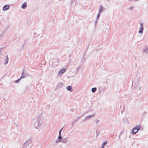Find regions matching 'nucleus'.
Masks as SVG:
<instances>
[{
    "label": "nucleus",
    "mask_w": 148,
    "mask_h": 148,
    "mask_svg": "<svg viewBox=\"0 0 148 148\" xmlns=\"http://www.w3.org/2000/svg\"><path fill=\"white\" fill-rule=\"evenodd\" d=\"M32 139L31 138H29L27 139L23 144V147L22 148H31L32 146Z\"/></svg>",
    "instance_id": "f257e3e1"
},
{
    "label": "nucleus",
    "mask_w": 148,
    "mask_h": 148,
    "mask_svg": "<svg viewBox=\"0 0 148 148\" xmlns=\"http://www.w3.org/2000/svg\"><path fill=\"white\" fill-rule=\"evenodd\" d=\"M141 80L140 77H138L135 80L134 82V86L133 88V89L136 90Z\"/></svg>",
    "instance_id": "f03ea898"
},
{
    "label": "nucleus",
    "mask_w": 148,
    "mask_h": 148,
    "mask_svg": "<svg viewBox=\"0 0 148 148\" xmlns=\"http://www.w3.org/2000/svg\"><path fill=\"white\" fill-rule=\"evenodd\" d=\"M140 130V127L137 126L133 129L132 131L131 132V134L133 135L135 134Z\"/></svg>",
    "instance_id": "7ed1b4c3"
},
{
    "label": "nucleus",
    "mask_w": 148,
    "mask_h": 148,
    "mask_svg": "<svg viewBox=\"0 0 148 148\" xmlns=\"http://www.w3.org/2000/svg\"><path fill=\"white\" fill-rule=\"evenodd\" d=\"M28 75L26 71H23L21 75L20 78H25Z\"/></svg>",
    "instance_id": "20e7f679"
},
{
    "label": "nucleus",
    "mask_w": 148,
    "mask_h": 148,
    "mask_svg": "<svg viewBox=\"0 0 148 148\" xmlns=\"http://www.w3.org/2000/svg\"><path fill=\"white\" fill-rule=\"evenodd\" d=\"M94 115L95 114H94L92 115H88L86 116L84 119L83 120V121H85L90 119L92 117H93L94 116Z\"/></svg>",
    "instance_id": "39448f33"
},
{
    "label": "nucleus",
    "mask_w": 148,
    "mask_h": 148,
    "mask_svg": "<svg viewBox=\"0 0 148 148\" xmlns=\"http://www.w3.org/2000/svg\"><path fill=\"white\" fill-rule=\"evenodd\" d=\"M140 28L138 32L139 33H140L142 34L143 33V32L144 29V28L143 27V24L142 23H140Z\"/></svg>",
    "instance_id": "423d86ee"
},
{
    "label": "nucleus",
    "mask_w": 148,
    "mask_h": 148,
    "mask_svg": "<svg viewBox=\"0 0 148 148\" xmlns=\"http://www.w3.org/2000/svg\"><path fill=\"white\" fill-rule=\"evenodd\" d=\"M66 71V69L65 68H63L61 69L58 72V75H60L65 72Z\"/></svg>",
    "instance_id": "0eeeda50"
},
{
    "label": "nucleus",
    "mask_w": 148,
    "mask_h": 148,
    "mask_svg": "<svg viewBox=\"0 0 148 148\" xmlns=\"http://www.w3.org/2000/svg\"><path fill=\"white\" fill-rule=\"evenodd\" d=\"M62 139L61 135H59L58 138L56 141V143H58V142H60Z\"/></svg>",
    "instance_id": "6e6552de"
},
{
    "label": "nucleus",
    "mask_w": 148,
    "mask_h": 148,
    "mask_svg": "<svg viewBox=\"0 0 148 148\" xmlns=\"http://www.w3.org/2000/svg\"><path fill=\"white\" fill-rule=\"evenodd\" d=\"M41 125V124L38 123L37 122H36L34 125V127L36 129H38V127H39Z\"/></svg>",
    "instance_id": "1a4fd4ad"
},
{
    "label": "nucleus",
    "mask_w": 148,
    "mask_h": 148,
    "mask_svg": "<svg viewBox=\"0 0 148 148\" xmlns=\"http://www.w3.org/2000/svg\"><path fill=\"white\" fill-rule=\"evenodd\" d=\"M9 6L8 5H5L3 7V11H6L9 8Z\"/></svg>",
    "instance_id": "9d476101"
},
{
    "label": "nucleus",
    "mask_w": 148,
    "mask_h": 148,
    "mask_svg": "<svg viewBox=\"0 0 148 148\" xmlns=\"http://www.w3.org/2000/svg\"><path fill=\"white\" fill-rule=\"evenodd\" d=\"M68 140V138H63L62 139V140L60 142L64 143H66L67 142Z\"/></svg>",
    "instance_id": "9b49d317"
},
{
    "label": "nucleus",
    "mask_w": 148,
    "mask_h": 148,
    "mask_svg": "<svg viewBox=\"0 0 148 148\" xmlns=\"http://www.w3.org/2000/svg\"><path fill=\"white\" fill-rule=\"evenodd\" d=\"M9 61V58L8 55H6L5 57V63H4V64L5 65L7 64L8 62Z\"/></svg>",
    "instance_id": "f8f14e48"
},
{
    "label": "nucleus",
    "mask_w": 148,
    "mask_h": 148,
    "mask_svg": "<svg viewBox=\"0 0 148 148\" xmlns=\"http://www.w3.org/2000/svg\"><path fill=\"white\" fill-rule=\"evenodd\" d=\"M27 3L26 2H25L22 5L21 8L23 9H25L27 8Z\"/></svg>",
    "instance_id": "ddd939ff"
},
{
    "label": "nucleus",
    "mask_w": 148,
    "mask_h": 148,
    "mask_svg": "<svg viewBox=\"0 0 148 148\" xmlns=\"http://www.w3.org/2000/svg\"><path fill=\"white\" fill-rule=\"evenodd\" d=\"M63 84L60 83L57 85V88H62L63 86Z\"/></svg>",
    "instance_id": "4468645a"
},
{
    "label": "nucleus",
    "mask_w": 148,
    "mask_h": 148,
    "mask_svg": "<svg viewBox=\"0 0 148 148\" xmlns=\"http://www.w3.org/2000/svg\"><path fill=\"white\" fill-rule=\"evenodd\" d=\"M66 89L69 91H72L73 90L71 86H68L66 87Z\"/></svg>",
    "instance_id": "2eb2a0df"
},
{
    "label": "nucleus",
    "mask_w": 148,
    "mask_h": 148,
    "mask_svg": "<svg viewBox=\"0 0 148 148\" xmlns=\"http://www.w3.org/2000/svg\"><path fill=\"white\" fill-rule=\"evenodd\" d=\"M37 122L38 123H40L42 124V122L41 121V119L40 116H39L38 117Z\"/></svg>",
    "instance_id": "dca6fc26"
},
{
    "label": "nucleus",
    "mask_w": 148,
    "mask_h": 148,
    "mask_svg": "<svg viewBox=\"0 0 148 148\" xmlns=\"http://www.w3.org/2000/svg\"><path fill=\"white\" fill-rule=\"evenodd\" d=\"M9 25H7L6 27L4 29H3V32H5L7 30L9 29Z\"/></svg>",
    "instance_id": "f3484780"
},
{
    "label": "nucleus",
    "mask_w": 148,
    "mask_h": 148,
    "mask_svg": "<svg viewBox=\"0 0 148 148\" xmlns=\"http://www.w3.org/2000/svg\"><path fill=\"white\" fill-rule=\"evenodd\" d=\"M103 7L101 6L100 7V8H99V13H101L103 11Z\"/></svg>",
    "instance_id": "a211bd4d"
},
{
    "label": "nucleus",
    "mask_w": 148,
    "mask_h": 148,
    "mask_svg": "<svg viewBox=\"0 0 148 148\" xmlns=\"http://www.w3.org/2000/svg\"><path fill=\"white\" fill-rule=\"evenodd\" d=\"M107 143V141H106L103 142L102 144L101 145V148H104V146L106 145Z\"/></svg>",
    "instance_id": "6ab92c4d"
},
{
    "label": "nucleus",
    "mask_w": 148,
    "mask_h": 148,
    "mask_svg": "<svg viewBox=\"0 0 148 148\" xmlns=\"http://www.w3.org/2000/svg\"><path fill=\"white\" fill-rule=\"evenodd\" d=\"M5 32H3V31L2 30L1 33H0V38H1L4 34Z\"/></svg>",
    "instance_id": "aec40b11"
},
{
    "label": "nucleus",
    "mask_w": 148,
    "mask_h": 148,
    "mask_svg": "<svg viewBox=\"0 0 148 148\" xmlns=\"http://www.w3.org/2000/svg\"><path fill=\"white\" fill-rule=\"evenodd\" d=\"M97 90V88L96 87L93 88L91 89V91L93 92H95Z\"/></svg>",
    "instance_id": "412c9836"
},
{
    "label": "nucleus",
    "mask_w": 148,
    "mask_h": 148,
    "mask_svg": "<svg viewBox=\"0 0 148 148\" xmlns=\"http://www.w3.org/2000/svg\"><path fill=\"white\" fill-rule=\"evenodd\" d=\"M143 52H145L146 53H148V48L146 47L143 51Z\"/></svg>",
    "instance_id": "4be33fe9"
},
{
    "label": "nucleus",
    "mask_w": 148,
    "mask_h": 148,
    "mask_svg": "<svg viewBox=\"0 0 148 148\" xmlns=\"http://www.w3.org/2000/svg\"><path fill=\"white\" fill-rule=\"evenodd\" d=\"M21 78L20 77L17 80H16L15 82L17 83H18L21 79Z\"/></svg>",
    "instance_id": "5701e85b"
},
{
    "label": "nucleus",
    "mask_w": 148,
    "mask_h": 148,
    "mask_svg": "<svg viewBox=\"0 0 148 148\" xmlns=\"http://www.w3.org/2000/svg\"><path fill=\"white\" fill-rule=\"evenodd\" d=\"M99 121L98 119H96L95 120V122L96 124H98L99 122Z\"/></svg>",
    "instance_id": "b1692460"
},
{
    "label": "nucleus",
    "mask_w": 148,
    "mask_h": 148,
    "mask_svg": "<svg viewBox=\"0 0 148 148\" xmlns=\"http://www.w3.org/2000/svg\"><path fill=\"white\" fill-rule=\"evenodd\" d=\"M63 128H62L59 131V135H61V131L62 130Z\"/></svg>",
    "instance_id": "393cba45"
},
{
    "label": "nucleus",
    "mask_w": 148,
    "mask_h": 148,
    "mask_svg": "<svg viewBox=\"0 0 148 148\" xmlns=\"http://www.w3.org/2000/svg\"><path fill=\"white\" fill-rule=\"evenodd\" d=\"M100 14L101 13H98V14H97V19H98L99 18V17L100 16Z\"/></svg>",
    "instance_id": "a878e982"
},
{
    "label": "nucleus",
    "mask_w": 148,
    "mask_h": 148,
    "mask_svg": "<svg viewBox=\"0 0 148 148\" xmlns=\"http://www.w3.org/2000/svg\"><path fill=\"white\" fill-rule=\"evenodd\" d=\"M50 105H47L46 106V108L47 109H49L50 108Z\"/></svg>",
    "instance_id": "bb28decb"
},
{
    "label": "nucleus",
    "mask_w": 148,
    "mask_h": 148,
    "mask_svg": "<svg viewBox=\"0 0 148 148\" xmlns=\"http://www.w3.org/2000/svg\"><path fill=\"white\" fill-rule=\"evenodd\" d=\"M80 66H79L77 67V71H78L80 69Z\"/></svg>",
    "instance_id": "cd10ccee"
},
{
    "label": "nucleus",
    "mask_w": 148,
    "mask_h": 148,
    "mask_svg": "<svg viewBox=\"0 0 148 148\" xmlns=\"http://www.w3.org/2000/svg\"><path fill=\"white\" fill-rule=\"evenodd\" d=\"M82 117V116H78L77 118V119H80Z\"/></svg>",
    "instance_id": "c85d7f7f"
},
{
    "label": "nucleus",
    "mask_w": 148,
    "mask_h": 148,
    "mask_svg": "<svg viewBox=\"0 0 148 148\" xmlns=\"http://www.w3.org/2000/svg\"><path fill=\"white\" fill-rule=\"evenodd\" d=\"M123 133V132H121L120 134H119V139H120V136H121V135Z\"/></svg>",
    "instance_id": "c756f323"
},
{
    "label": "nucleus",
    "mask_w": 148,
    "mask_h": 148,
    "mask_svg": "<svg viewBox=\"0 0 148 148\" xmlns=\"http://www.w3.org/2000/svg\"><path fill=\"white\" fill-rule=\"evenodd\" d=\"M134 8V7L133 6H131V7H130V8H128V9H130V10H132V9Z\"/></svg>",
    "instance_id": "7c9ffc66"
},
{
    "label": "nucleus",
    "mask_w": 148,
    "mask_h": 148,
    "mask_svg": "<svg viewBox=\"0 0 148 148\" xmlns=\"http://www.w3.org/2000/svg\"><path fill=\"white\" fill-rule=\"evenodd\" d=\"M141 88H142V87H141V86H140L138 87V89L139 90H141Z\"/></svg>",
    "instance_id": "2f4dec72"
},
{
    "label": "nucleus",
    "mask_w": 148,
    "mask_h": 148,
    "mask_svg": "<svg viewBox=\"0 0 148 148\" xmlns=\"http://www.w3.org/2000/svg\"><path fill=\"white\" fill-rule=\"evenodd\" d=\"M75 123L74 122V121L73 122V123H71V125L72 126Z\"/></svg>",
    "instance_id": "473e14b6"
},
{
    "label": "nucleus",
    "mask_w": 148,
    "mask_h": 148,
    "mask_svg": "<svg viewBox=\"0 0 148 148\" xmlns=\"http://www.w3.org/2000/svg\"><path fill=\"white\" fill-rule=\"evenodd\" d=\"M74 1H75L74 0H71V3H73Z\"/></svg>",
    "instance_id": "72a5a7b5"
},
{
    "label": "nucleus",
    "mask_w": 148,
    "mask_h": 148,
    "mask_svg": "<svg viewBox=\"0 0 148 148\" xmlns=\"http://www.w3.org/2000/svg\"><path fill=\"white\" fill-rule=\"evenodd\" d=\"M78 119H76L74 121V122L75 123L77 121Z\"/></svg>",
    "instance_id": "f704fd0d"
},
{
    "label": "nucleus",
    "mask_w": 148,
    "mask_h": 148,
    "mask_svg": "<svg viewBox=\"0 0 148 148\" xmlns=\"http://www.w3.org/2000/svg\"><path fill=\"white\" fill-rule=\"evenodd\" d=\"M138 1V0H133V1Z\"/></svg>",
    "instance_id": "c9c22d12"
},
{
    "label": "nucleus",
    "mask_w": 148,
    "mask_h": 148,
    "mask_svg": "<svg viewBox=\"0 0 148 148\" xmlns=\"http://www.w3.org/2000/svg\"><path fill=\"white\" fill-rule=\"evenodd\" d=\"M97 19L96 21H95V23H96L97 22Z\"/></svg>",
    "instance_id": "e433bc0d"
},
{
    "label": "nucleus",
    "mask_w": 148,
    "mask_h": 148,
    "mask_svg": "<svg viewBox=\"0 0 148 148\" xmlns=\"http://www.w3.org/2000/svg\"><path fill=\"white\" fill-rule=\"evenodd\" d=\"M133 1V0H129V1Z\"/></svg>",
    "instance_id": "4c0bfd02"
},
{
    "label": "nucleus",
    "mask_w": 148,
    "mask_h": 148,
    "mask_svg": "<svg viewBox=\"0 0 148 148\" xmlns=\"http://www.w3.org/2000/svg\"><path fill=\"white\" fill-rule=\"evenodd\" d=\"M110 0H107V1H110Z\"/></svg>",
    "instance_id": "58836bf2"
},
{
    "label": "nucleus",
    "mask_w": 148,
    "mask_h": 148,
    "mask_svg": "<svg viewBox=\"0 0 148 148\" xmlns=\"http://www.w3.org/2000/svg\"><path fill=\"white\" fill-rule=\"evenodd\" d=\"M113 136H114V134H113Z\"/></svg>",
    "instance_id": "ea45409f"
},
{
    "label": "nucleus",
    "mask_w": 148,
    "mask_h": 148,
    "mask_svg": "<svg viewBox=\"0 0 148 148\" xmlns=\"http://www.w3.org/2000/svg\"><path fill=\"white\" fill-rule=\"evenodd\" d=\"M132 83H133V81L132 80Z\"/></svg>",
    "instance_id": "a19ab883"
}]
</instances>
